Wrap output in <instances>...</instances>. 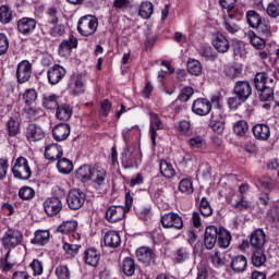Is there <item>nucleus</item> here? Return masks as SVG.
<instances>
[{"label":"nucleus","instance_id":"2f4dec72","mask_svg":"<svg viewBox=\"0 0 279 279\" xmlns=\"http://www.w3.org/2000/svg\"><path fill=\"white\" fill-rule=\"evenodd\" d=\"M160 173L163 178L171 180V178H175V169L173 166L167 160H161L159 165Z\"/></svg>","mask_w":279,"mask_h":279},{"label":"nucleus","instance_id":"dca6fc26","mask_svg":"<svg viewBox=\"0 0 279 279\" xmlns=\"http://www.w3.org/2000/svg\"><path fill=\"white\" fill-rule=\"evenodd\" d=\"M219 236V229L215 226H209L205 229L204 245L206 250H213L217 245V239Z\"/></svg>","mask_w":279,"mask_h":279},{"label":"nucleus","instance_id":"37998d69","mask_svg":"<svg viewBox=\"0 0 279 279\" xmlns=\"http://www.w3.org/2000/svg\"><path fill=\"white\" fill-rule=\"evenodd\" d=\"M251 44L255 49H265L267 37L258 36L254 32L250 33Z\"/></svg>","mask_w":279,"mask_h":279},{"label":"nucleus","instance_id":"7c9ffc66","mask_svg":"<svg viewBox=\"0 0 279 279\" xmlns=\"http://www.w3.org/2000/svg\"><path fill=\"white\" fill-rule=\"evenodd\" d=\"M246 267H247V258L243 255L236 256L231 262V269H233L235 274L243 272V270L246 269Z\"/></svg>","mask_w":279,"mask_h":279},{"label":"nucleus","instance_id":"f03ea898","mask_svg":"<svg viewBox=\"0 0 279 279\" xmlns=\"http://www.w3.org/2000/svg\"><path fill=\"white\" fill-rule=\"evenodd\" d=\"M97 27H99V21L97 17L93 15L83 16L80 19L77 24V31L81 36H93L95 32H97Z\"/></svg>","mask_w":279,"mask_h":279},{"label":"nucleus","instance_id":"c9c22d12","mask_svg":"<svg viewBox=\"0 0 279 279\" xmlns=\"http://www.w3.org/2000/svg\"><path fill=\"white\" fill-rule=\"evenodd\" d=\"M151 14H154V4L149 1L142 2L140 5L138 15L142 19H151Z\"/></svg>","mask_w":279,"mask_h":279},{"label":"nucleus","instance_id":"6e6552de","mask_svg":"<svg viewBox=\"0 0 279 279\" xmlns=\"http://www.w3.org/2000/svg\"><path fill=\"white\" fill-rule=\"evenodd\" d=\"M16 78L19 84H26L32 78V64L27 60H23L17 64Z\"/></svg>","mask_w":279,"mask_h":279},{"label":"nucleus","instance_id":"58836bf2","mask_svg":"<svg viewBox=\"0 0 279 279\" xmlns=\"http://www.w3.org/2000/svg\"><path fill=\"white\" fill-rule=\"evenodd\" d=\"M122 271L124 276H134V271H136V263L132 257H126L123 260Z\"/></svg>","mask_w":279,"mask_h":279},{"label":"nucleus","instance_id":"680f3d73","mask_svg":"<svg viewBox=\"0 0 279 279\" xmlns=\"http://www.w3.org/2000/svg\"><path fill=\"white\" fill-rule=\"evenodd\" d=\"M38 98V94L36 93V89H27L24 93V101L29 106V104H34L36 99Z\"/></svg>","mask_w":279,"mask_h":279},{"label":"nucleus","instance_id":"8fccbe9b","mask_svg":"<svg viewBox=\"0 0 279 279\" xmlns=\"http://www.w3.org/2000/svg\"><path fill=\"white\" fill-rule=\"evenodd\" d=\"M210 260L215 267H223V265H226V253L215 251L210 256Z\"/></svg>","mask_w":279,"mask_h":279},{"label":"nucleus","instance_id":"f704fd0d","mask_svg":"<svg viewBox=\"0 0 279 279\" xmlns=\"http://www.w3.org/2000/svg\"><path fill=\"white\" fill-rule=\"evenodd\" d=\"M75 230H77V221L75 220L64 221L57 228V232H60L61 234H69L75 232Z\"/></svg>","mask_w":279,"mask_h":279},{"label":"nucleus","instance_id":"a18cd8bd","mask_svg":"<svg viewBox=\"0 0 279 279\" xmlns=\"http://www.w3.org/2000/svg\"><path fill=\"white\" fill-rule=\"evenodd\" d=\"M0 22L4 25L12 23V9H10V5L4 4L0 7Z\"/></svg>","mask_w":279,"mask_h":279},{"label":"nucleus","instance_id":"f3484780","mask_svg":"<svg viewBox=\"0 0 279 279\" xmlns=\"http://www.w3.org/2000/svg\"><path fill=\"white\" fill-rule=\"evenodd\" d=\"M136 256L140 263H143L144 265H154V263H156V253L147 246L137 248Z\"/></svg>","mask_w":279,"mask_h":279},{"label":"nucleus","instance_id":"bf43d9fd","mask_svg":"<svg viewBox=\"0 0 279 279\" xmlns=\"http://www.w3.org/2000/svg\"><path fill=\"white\" fill-rule=\"evenodd\" d=\"M62 248L65 253L69 254V256H77V253L80 252V245L77 244H71V243H63Z\"/></svg>","mask_w":279,"mask_h":279},{"label":"nucleus","instance_id":"052dcab7","mask_svg":"<svg viewBox=\"0 0 279 279\" xmlns=\"http://www.w3.org/2000/svg\"><path fill=\"white\" fill-rule=\"evenodd\" d=\"M33 276H43V262L39 259H34L29 265Z\"/></svg>","mask_w":279,"mask_h":279},{"label":"nucleus","instance_id":"603ef678","mask_svg":"<svg viewBox=\"0 0 279 279\" xmlns=\"http://www.w3.org/2000/svg\"><path fill=\"white\" fill-rule=\"evenodd\" d=\"M266 13L270 19H278L279 16V1L275 0L272 2H269L266 9Z\"/></svg>","mask_w":279,"mask_h":279},{"label":"nucleus","instance_id":"9d476101","mask_svg":"<svg viewBox=\"0 0 279 279\" xmlns=\"http://www.w3.org/2000/svg\"><path fill=\"white\" fill-rule=\"evenodd\" d=\"M38 22L34 17H22L17 21V32L23 36H29L34 34Z\"/></svg>","mask_w":279,"mask_h":279},{"label":"nucleus","instance_id":"5fc2aeb1","mask_svg":"<svg viewBox=\"0 0 279 279\" xmlns=\"http://www.w3.org/2000/svg\"><path fill=\"white\" fill-rule=\"evenodd\" d=\"M26 114L31 121H37L40 117H45V111L40 108L31 107L26 110Z\"/></svg>","mask_w":279,"mask_h":279},{"label":"nucleus","instance_id":"20e7f679","mask_svg":"<svg viewBox=\"0 0 279 279\" xmlns=\"http://www.w3.org/2000/svg\"><path fill=\"white\" fill-rule=\"evenodd\" d=\"M86 202V194L80 189H73L69 192L66 203L71 210H80Z\"/></svg>","mask_w":279,"mask_h":279},{"label":"nucleus","instance_id":"13d9d810","mask_svg":"<svg viewBox=\"0 0 279 279\" xmlns=\"http://www.w3.org/2000/svg\"><path fill=\"white\" fill-rule=\"evenodd\" d=\"M194 93H195V90L193 89V87H184L181 90L178 99L180 101L186 102V101H189V99H191V97H193Z\"/></svg>","mask_w":279,"mask_h":279},{"label":"nucleus","instance_id":"72a5a7b5","mask_svg":"<svg viewBox=\"0 0 279 279\" xmlns=\"http://www.w3.org/2000/svg\"><path fill=\"white\" fill-rule=\"evenodd\" d=\"M252 263L254 267H263V265L267 263V256L265 255V251L263 248L253 251Z\"/></svg>","mask_w":279,"mask_h":279},{"label":"nucleus","instance_id":"79ce46f5","mask_svg":"<svg viewBox=\"0 0 279 279\" xmlns=\"http://www.w3.org/2000/svg\"><path fill=\"white\" fill-rule=\"evenodd\" d=\"M179 191L185 195H193V181L189 178L182 179L179 183Z\"/></svg>","mask_w":279,"mask_h":279},{"label":"nucleus","instance_id":"69168bd1","mask_svg":"<svg viewBox=\"0 0 279 279\" xmlns=\"http://www.w3.org/2000/svg\"><path fill=\"white\" fill-rule=\"evenodd\" d=\"M10 165L7 159H0V180H5Z\"/></svg>","mask_w":279,"mask_h":279},{"label":"nucleus","instance_id":"7ed1b4c3","mask_svg":"<svg viewBox=\"0 0 279 279\" xmlns=\"http://www.w3.org/2000/svg\"><path fill=\"white\" fill-rule=\"evenodd\" d=\"M12 173L17 180H29L32 178V168L25 157H19L12 168Z\"/></svg>","mask_w":279,"mask_h":279},{"label":"nucleus","instance_id":"ea45409f","mask_svg":"<svg viewBox=\"0 0 279 279\" xmlns=\"http://www.w3.org/2000/svg\"><path fill=\"white\" fill-rule=\"evenodd\" d=\"M32 243H35V245H47V243H49V231H36L35 238L32 240Z\"/></svg>","mask_w":279,"mask_h":279},{"label":"nucleus","instance_id":"c756f323","mask_svg":"<svg viewBox=\"0 0 279 279\" xmlns=\"http://www.w3.org/2000/svg\"><path fill=\"white\" fill-rule=\"evenodd\" d=\"M56 116L59 121H69L73 117V109L69 105H61L57 108Z\"/></svg>","mask_w":279,"mask_h":279},{"label":"nucleus","instance_id":"864d4df0","mask_svg":"<svg viewBox=\"0 0 279 279\" xmlns=\"http://www.w3.org/2000/svg\"><path fill=\"white\" fill-rule=\"evenodd\" d=\"M199 210L203 217H210L213 215V207H210V203L208 202V198L203 197L201 199Z\"/></svg>","mask_w":279,"mask_h":279},{"label":"nucleus","instance_id":"0eeeda50","mask_svg":"<svg viewBox=\"0 0 279 279\" xmlns=\"http://www.w3.org/2000/svg\"><path fill=\"white\" fill-rule=\"evenodd\" d=\"M161 225L163 228H174L175 230H182L184 228V221L180 215L175 213H168L161 217Z\"/></svg>","mask_w":279,"mask_h":279},{"label":"nucleus","instance_id":"a211bd4d","mask_svg":"<svg viewBox=\"0 0 279 279\" xmlns=\"http://www.w3.org/2000/svg\"><path fill=\"white\" fill-rule=\"evenodd\" d=\"M125 217V208L122 206H110L106 211V219L109 223H117Z\"/></svg>","mask_w":279,"mask_h":279},{"label":"nucleus","instance_id":"ddd939ff","mask_svg":"<svg viewBox=\"0 0 279 279\" xmlns=\"http://www.w3.org/2000/svg\"><path fill=\"white\" fill-rule=\"evenodd\" d=\"M211 110L213 105L210 104V100L205 98H198L192 105V112L198 114V117H206V114H210Z\"/></svg>","mask_w":279,"mask_h":279},{"label":"nucleus","instance_id":"aec40b11","mask_svg":"<svg viewBox=\"0 0 279 279\" xmlns=\"http://www.w3.org/2000/svg\"><path fill=\"white\" fill-rule=\"evenodd\" d=\"M76 47H77V38H75L74 36H71L69 39L63 40L59 45V56H61V58H69L73 49H75Z\"/></svg>","mask_w":279,"mask_h":279},{"label":"nucleus","instance_id":"4be33fe9","mask_svg":"<svg viewBox=\"0 0 279 279\" xmlns=\"http://www.w3.org/2000/svg\"><path fill=\"white\" fill-rule=\"evenodd\" d=\"M63 154L62 146L58 144H50L45 148V158H47V160H60Z\"/></svg>","mask_w":279,"mask_h":279},{"label":"nucleus","instance_id":"39448f33","mask_svg":"<svg viewBox=\"0 0 279 279\" xmlns=\"http://www.w3.org/2000/svg\"><path fill=\"white\" fill-rule=\"evenodd\" d=\"M23 241V233L19 230L9 229L4 236L2 238V243L4 247L8 250H12V247H16V245H21Z\"/></svg>","mask_w":279,"mask_h":279},{"label":"nucleus","instance_id":"09e8293b","mask_svg":"<svg viewBox=\"0 0 279 279\" xmlns=\"http://www.w3.org/2000/svg\"><path fill=\"white\" fill-rule=\"evenodd\" d=\"M43 106L47 110H56L58 108V96L56 95H46L44 96Z\"/></svg>","mask_w":279,"mask_h":279},{"label":"nucleus","instance_id":"e433bc0d","mask_svg":"<svg viewBox=\"0 0 279 279\" xmlns=\"http://www.w3.org/2000/svg\"><path fill=\"white\" fill-rule=\"evenodd\" d=\"M57 168L59 169L60 173H71L73 171V161L66 158H59L57 159Z\"/></svg>","mask_w":279,"mask_h":279},{"label":"nucleus","instance_id":"b1692460","mask_svg":"<svg viewBox=\"0 0 279 279\" xmlns=\"http://www.w3.org/2000/svg\"><path fill=\"white\" fill-rule=\"evenodd\" d=\"M104 243L107 247L117 248L121 245V235L117 231H108L104 235Z\"/></svg>","mask_w":279,"mask_h":279},{"label":"nucleus","instance_id":"3c124183","mask_svg":"<svg viewBox=\"0 0 279 279\" xmlns=\"http://www.w3.org/2000/svg\"><path fill=\"white\" fill-rule=\"evenodd\" d=\"M191 149H206V140L202 136H194L189 140Z\"/></svg>","mask_w":279,"mask_h":279},{"label":"nucleus","instance_id":"412c9836","mask_svg":"<svg viewBox=\"0 0 279 279\" xmlns=\"http://www.w3.org/2000/svg\"><path fill=\"white\" fill-rule=\"evenodd\" d=\"M71 134V126L68 123H60L52 129V136L54 141H66Z\"/></svg>","mask_w":279,"mask_h":279},{"label":"nucleus","instance_id":"423d86ee","mask_svg":"<svg viewBox=\"0 0 279 279\" xmlns=\"http://www.w3.org/2000/svg\"><path fill=\"white\" fill-rule=\"evenodd\" d=\"M47 134L45 133V130H43V126L37 123H31L26 128L25 136L28 141V143H38V141H43Z\"/></svg>","mask_w":279,"mask_h":279},{"label":"nucleus","instance_id":"393cba45","mask_svg":"<svg viewBox=\"0 0 279 279\" xmlns=\"http://www.w3.org/2000/svg\"><path fill=\"white\" fill-rule=\"evenodd\" d=\"M122 165L124 169H134V167H138L136 161V153L130 148L126 149L122 155Z\"/></svg>","mask_w":279,"mask_h":279},{"label":"nucleus","instance_id":"774afa93","mask_svg":"<svg viewBox=\"0 0 279 279\" xmlns=\"http://www.w3.org/2000/svg\"><path fill=\"white\" fill-rule=\"evenodd\" d=\"M226 75H228V77H231V80H234L239 77V75H241V70L234 66H229L226 70Z\"/></svg>","mask_w":279,"mask_h":279},{"label":"nucleus","instance_id":"4c0bfd02","mask_svg":"<svg viewBox=\"0 0 279 279\" xmlns=\"http://www.w3.org/2000/svg\"><path fill=\"white\" fill-rule=\"evenodd\" d=\"M246 20H247L250 27H253V29H256L258 27V25H260L263 17L256 11H248L246 13Z\"/></svg>","mask_w":279,"mask_h":279},{"label":"nucleus","instance_id":"a19ab883","mask_svg":"<svg viewBox=\"0 0 279 279\" xmlns=\"http://www.w3.org/2000/svg\"><path fill=\"white\" fill-rule=\"evenodd\" d=\"M255 29L263 38H271V23L269 20H264Z\"/></svg>","mask_w":279,"mask_h":279},{"label":"nucleus","instance_id":"5701e85b","mask_svg":"<svg viewBox=\"0 0 279 279\" xmlns=\"http://www.w3.org/2000/svg\"><path fill=\"white\" fill-rule=\"evenodd\" d=\"M165 125L162 124V120L156 113H150V138L153 145H156V137L158 134L156 133L157 130H162Z\"/></svg>","mask_w":279,"mask_h":279},{"label":"nucleus","instance_id":"cd10ccee","mask_svg":"<svg viewBox=\"0 0 279 279\" xmlns=\"http://www.w3.org/2000/svg\"><path fill=\"white\" fill-rule=\"evenodd\" d=\"M5 128L11 137L21 134V121L17 118H10L5 123Z\"/></svg>","mask_w":279,"mask_h":279},{"label":"nucleus","instance_id":"c85d7f7f","mask_svg":"<svg viewBox=\"0 0 279 279\" xmlns=\"http://www.w3.org/2000/svg\"><path fill=\"white\" fill-rule=\"evenodd\" d=\"M230 241H232V235L225 228L218 229V245L226 250V247L230 246Z\"/></svg>","mask_w":279,"mask_h":279},{"label":"nucleus","instance_id":"c03bdc74","mask_svg":"<svg viewBox=\"0 0 279 279\" xmlns=\"http://www.w3.org/2000/svg\"><path fill=\"white\" fill-rule=\"evenodd\" d=\"M46 19L51 25H58L60 22V11L53 7L48 8L46 12Z\"/></svg>","mask_w":279,"mask_h":279},{"label":"nucleus","instance_id":"4d7b16f0","mask_svg":"<svg viewBox=\"0 0 279 279\" xmlns=\"http://www.w3.org/2000/svg\"><path fill=\"white\" fill-rule=\"evenodd\" d=\"M54 274L58 279H69L71 278V271H69V267L64 265H60L56 268Z\"/></svg>","mask_w":279,"mask_h":279},{"label":"nucleus","instance_id":"0e129e2a","mask_svg":"<svg viewBox=\"0 0 279 279\" xmlns=\"http://www.w3.org/2000/svg\"><path fill=\"white\" fill-rule=\"evenodd\" d=\"M245 102V100L241 99L239 96L230 97L228 99V106L231 108V110H236L241 104Z\"/></svg>","mask_w":279,"mask_h":279},{"label":"nucleus","instance_id":"1a4fd4ad","mask_svg":"<svg viewBox=\"0 0 279 279\" xmlns=\"http://www.w3.org/2000/svg\"><path fill=\"white\" fill-rule=\"evenodd\" d=\"M66 75V69L60 64H54L51 66L47 72V77L49 84L51 86H56V84H60L62 80H64V76Z\"/></svg>","mask_w":279,"mask_h":279},{"label":"nucleus","instance_id":"f8f14e48","mask_svg":"<svg viewBox=\"0 0 279 279\" xmlns=\"http://www.w3.org/2000/svg\"><path fill=\"white\" fill-rule=\"evenodd\" d=\"M44 210L48 217H56L62 210L60 197H50L44 202Z\"/></svg>","mask_w":279,"mask_h":279},{"label":"nucleus","instance_id":"f257e3e1","mask_svg":"<svg viewBox=\"0 0 279 279\" xmlns=\"http://www.w3.org/2000/svg\"><path fill=\"white\" fill-rule=\"evenodd\" d=\"M254 83L256 90L260 93V101H274V84H276V80L270 78L267 72H257Z\"/></svg>","mask_w":279,"mask_h":279},{"label":"nucleus","instance_id":"2eb2a0df","mask_svg":"<svg viewBox=\"0 0 279 279\" xmlns=\"http://www.w3.org/2000/svg\"><path fill=\"white\" fill-rule=\"evenodd\" d=\"M251 247L253 250H264L265 243H267V235L263 229H257L251 233L250 236Z\"/></svg>","mask_w":279,"mask_h":279},{"label":"nucleus","instance_id":"473e14b6","mask_svg":"<svg viewBox=\"0 0 279 279\" xmlns=\"http://www.w3.org/2000/svg\"><path fill=\"white\" fill-rule=\"evenodd\" d=\"M93 173V168L88 165L81 166L76 170V178L77 180H81V182H90V175Z\"/></svg>","mask_w":279,"mask_h":279},{"label":"nucleus","instance_id":"de8ad7c7","mask_svg":"<svg viewBox=\"0 0 279 279\" xmlns=\"http://www.w3.org/2000/svg\"><path fill=\"white\" fill-rule=\"evenodd\" d=\"M248 130L250 125L244 120H240L233 125V132L236 136H245Z\"/></svg>","mask_w":279,"mask_h":279},{"label":"nucleus","instance_id":"6ab92c4d","mask_svg":"<svg viewBox=\"0 0 279 279\" xmlns=\"http://www.w3.org/2000/svg\"><path fill=\"white\" fill-rule=\"evenodd\" d=\"M213 47L218 53H228L230 51V40L223 34L218 33L213 39Z\"/></svg>","mask_w":279,"mask_h":279},{"label":"nucleus","instance_id":"a878e982","mask_svg":"<svg viewBox=\"0 0 279 279\" xmlns=\"http://www.w3.org/2000/svg\"><path fill=\"white\" fill-rule=\"evenodd\" d=\"M253 134L258 141H267L271 136V131L267 124H256L253 126Z\"/></svg>","mask_w":279,"mask_h":279},{"label":"nucleus","instance_id":"49530a36","mask_svg":"<svg viewBox=\"0 0 279 279\" xmlns=\"http://www.w3.org/2000/svg\"><path fill=\"white\" fill-rule=\"evenodd\" d=\"M187 72L190 75L198 76L202 73V63L195 59H190L187 61Z\"/></svg>","mask_w":279,"mask_h":279},{"label":"nucleus","instance_id":"6e6d98bb","mask_svg":"<svg viewBox=\"0 0 279 279\" xmlns=\"http://www.w3.org/2000/svg\"><path fill=\"white\" fill-rule=\"evenodd\" d=\"M34 195H36V192L29 186H23L19 191V197L21 199H33Z\"/></svg>","mask_w":279,"mask_h":279},{"label":"nucleus","instance_id":"9b49d317","mask_svg":"<svg viewBox=\"0 0 279 279\" xmlns=\"http://www.w3.org/2000/svg\"><path fill=\"white\" fill-rule=\"evenodd\" d=\"M233 93L242 101H246L252 97V84L248 81H238L233 87Z\"/></svg>","mask_w":279,"mask_h":279},{"label":"nucleus","instance_id":"bb28decb","mask_svg":"<svg viewBox=\"0 0 279 279\" xmlns=\"http://www.w3.org/2000/svg\"><path fill=\"white\" fill-rule=\"evenodd\" d=\"M99 258H101V255L96 248H88L85 251L84 262L86 265H89L90 267H97V265H99Z\"/></svg>","mask_w":279,"mask_h":279},{"label":"nucleus","instance_id":"338daca9","mask_svg":"<svg viewBox=\"0 0 279 279\" xmlns=\"http://www.w3.org/2000/svg\"><path fill=\"white\" fill-rule=\"evenodd\" d=\"M53 27L50 28L51 36H62L64 34V25L62 24H52Z\"/></svg>","mask_w":279,"mask_h":279},{"label":"nucleus","instance_id":"e2e57ef3","mask_svg":"<svg viewBox=\"0 0 279 279\" xmlns=\"http://www.w3.org/2000/svg\"><path fill=\"white\" fill-rule=\"evenodd\" d=\"M8 49H10L8 37L5 34H0V56H5V53H8Z\"/></svg>","mask_w":279,"mask_h":279},{"label":"nucleus","instance_id":"4468645a","mask_svg":"<svg viewBox=\"0 0 279 279\" xmlns=\"http://www.w3.org/2000/svg\"><path fill=\"white\" fill-rule=\"evenodd\" d=\"M89 182H92L93 186L99 191V189H101V186H104L106 183V170L101 167L92 168Z\"/></svg>","mask_w":279,"mask_h":279}]
</instances>
